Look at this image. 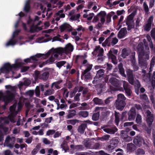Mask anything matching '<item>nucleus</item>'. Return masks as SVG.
I'll return each mask as SVG.
<instances>
[{
  "mask_svg": "<svg viewBox=\"0 0 155 155\" xmlns=\"http://www.w3.org/2000/svg\"><path fill=\"white\" fill-rule=\"evenodd\" d=\"M54 93V90L53 89H49L45 91V95H49L53 94Z\"/></svg>",
  "mask_w": 155,
  "mask_h": 155,
  "instance_id": "52",
  "label": "nucleus"
},
{
  "mask_svg": "<svg viewBox=\"0 0 155 155\" xmlns=\"http://www.w3.org/2000/svg\"><path fill=\"white\" fill-rule=\"evenodd\" d=\"M134 143L135 144L140 146L142 144L144 143V140L142 137L140 136H137L134 139Z\"/></svg>",
  "mask_w": 155,
  "mask_h": 155,
  "instance_id": "18",
  "label": "nucleus"
},
{
  "mask_svg": "<svg viewBox=\"0 0 155 155\" xmlns=\"http://www.w3.org/2000/svg\"><path fill=\"white\" fill-rule=\"evenodd\" d=\"M109 81L112 85L116 87L119 90L123 91L124 89L127 95L129 96L131 95L132 91L127 82L125 81H121L120 82L118 80L114 78H110Z\"/></svg>",
  "mask_w": 155,
  "mask_h": 155,
  "instance_id": "3",
  "label": "nucleus"
},
{
  "mask_svg": "<svg viewBox=\"0 0 155 155\" xmlns=\"http://www.w3.org/2000/svg\"><path fill=\"white\" fill-rule=\"evenodd\" d=\"M135 15V13L133 12L129 15L126 19V23L128 26V30H130L134 27V25L133 19Z\"/></svg>",
  "mask_w": 155,
  "mask_h": 155,
  "instance_id": "10",
  "label": "nucleus"
},
{
  "mask_svg": "<svg viewBox=\"0 0 155 155\" xmlns=\"http://www.w3.org/2000/svg\"><path fill=\"white\" fill-rule=\"evenodd\" d=\"M93 101L96 104L101 105L103 104V101L97 97L94 98L93 100Z\"/></svg>",
  "mask_w": 155,
  "mask_h": 155,
  "instance_id": "38",
  "label": "nucleus"
},
{
  "mask_svg": "<svg viewBox=\"0 0 155 155\" xmlns=\"http://www.w3.org/2000/svg\"><path fill=\"white\" fill-rule=\"evenodd\" d=\"M60 36L59 35H57L54 37L52 39V41H59L61 42H63V40L60 38Z\"/></svg>",
  "mask_w": 155,
  "mask_h": 155,
  "instance_id": "51",
  "label": "nucleus"
},
{
  "mask_svg": "<svg viewBox=\"0 0 155 155\" xmlns=\"http://www.w3.org/2000/svg\"><path fill=\"white\" fill-rule=\"evenodd\" d=\"M68 113L66 116L68 119L74 117L76 114V112L73 110H70L68 111Z\"/></svg>",
  "mask_w": 155,
  "mask_h": 155,
  "instance_id": "32",
  "label": "nucleus"
},
{
  "mask_svg": "<svg viewBox=\"0 0 155 155\" xmlns=\"http://www.w3.org/2000/svg\"><path fill=\"white\" fill-rule=\"evenodd\" d=\"M20 31L19 30H17L13 33L12 38L5 44L6 47H8L11 45L13 46L15 45L17 42V41L15 38V36L18 35Z\"/></svg>",
  "mask_w": 155,
  "mask_h": 155,
  "instance_id": "13",
  "label": "nucleus"
},
{
  "mask_svg": "<svg viewBox=\"0 0 155 155\" xmlns=\"http://www.w3.org/2000/svg\"><path fill=\"white\" fill-rule=\"evenodd\" d=\"M114 35L113 32H112L110 35V36L102 44V46L105 47L107 45L108 46L111 45L113 46L116 44L118 41V40L116 38H111Z\"/></svg>",
  "mask_w": 155,
  "mask_h": 155,
  "instance_id": "9",
  "label": "nucleus"
},
{
  "mask_svg": "<svg viewBox=\"0 0 155 155\" xmlns=\"http://www.w3.org/2000/svg\"><path fill=\"white\" fill-rule=\"evenodd\" d=\"M49 73L48 72H45L43 73L40 76V79L44 80H47L48 77Z\"/></svg>",
  "mask_w": 155,
  "mask_h": 155,
  "instance_id": "37",
  "label": "nucleus"
},
{
  "mask_svg": "<svg viewBox=\"0 0 155 155\" xmlns=\"http://www.w3.org/2000/svg\"><path fill=\"white\" fill-rule=\"evenodd\" d=\"M83 64L86 67V68L84 71V73H87L91 70L92 67V65L89 64L87 60H84L83 61Z\"/></svg>",
  "mask_w": 155,
  "mask_h": 155,
  "instance_id": "23",
  "label": "nucleus"
},
{
  "mask_svg": "<svg viewBox=\"0 0 155 155\" xmlns=\"http://www.w3.org/2000/svg\"><path fill=\"white\" fill-rule=\"evenodd\" d=\"M15 141V137L8 136L6 137L5 139L4 143V146H6L10 148H12L14 146Z\"/></svg>",
  "mask_w": 155,
  "mask_h": 155,
  "instance_id": "11",
  "label": "nucleus"
},
{
  "mask_svg": "<svg viewBox=\"0 0 155 155\" xmlns=\"http://www.w3.org/2000/svg\"><path fill=\"white\" fill-rule=\"evenodd\" d=\"M16 104H14L10 108V114L8 117L0 118V123L8 124L9 121L14 123L15 121L14 120L15 117L18 113V111L15 110Z\"/></svg>",
  "mask_w": 155,
  "mask_h": 155,
  "instance_id": "6",
  "label": "nucleus"
},
{
  "mask_svg": "<svg viewBox=\"0 0 155 155\" xmlns=\"http://www.w3.org/2000/svg\"><path fill=\"white\" fill-rule=\"evenodd\" d=\"M86 125L84 124H82L78 128V131L81 134H83L85 130Z\"/></svg>",
  "mask_w": 155,
  "mask_h": 155,
  "instance_id": "35",
  "label": "nucleus"
},
{
  "mask_svg": "<svg viewBox=\"0 0 155 155\" xmlns=\"http://www.w3.org/2000/svg\"><path fill=\"white\" fill-rule=\"evenodd\" d=\"M117 52V50L112 48L110 49L107 54L109 58L111 59L112 62L115 64H117V63L116 61V57L114 54H116Z\"/></svg>",
  "mask_w": 155,
  "mask_h": 155,
  "instance_id": "15",
  "label": "nucleus"
},
{
  "mask_svg": "<svg viewBox=\"0 0 155 155\" xmlns=\"http://www.w3.org/2000/svg\"><path fill=\"white\" fill-rule=\"evenodd\" d=\"M74 49V47L70 43L68 44L64 48H59L56 49H52L49 50V56L51 54V57L49 59V61L51 62L54 61L56 58H58L59 54H68L72 52Z\"/></svg>",
  "mask_w": 155,
  "mask_h": 155,
  "instance_id": "2",
  "label": "nucleus"
},
{
  "mask_svg": "<svg viewBox=\"0 0 155 155\" xmlns=\"http://www.w3.org/2000/svg\"><path fill=\"white\" fill-rule=\"evenodd\" d=\"M30 0L27 1L25 3V5L24 8L25 11L26 12H28L30 9Z\"/></svg>",
  "mask_w": 155,
  "mask_h": 155,
  "instance_id": "43",
  "label": "nucleus"
},
{
  "mask_svg": "<svg viewBox=\"0 0 155 155\" xmlns=\"http://www.w3.org/2000/svg\"><path fill=\"white\" fill-rule=\"evenodd\" d=\"M117 99L116 100V101H122L125 102L126 100V97L124 96L122 94H120L117 95Z\"/></svg>",
  "mask_w": 155,
  "mask_h": 155,
  "instance_id": "34",
  "label": "nucleus"
},
{
  "mask_svg": "<svg viewBox=\"0 0 155 155\" xmlns=\"http://www.w3.org/2000/svg\"><path fill=\"white\" fill-rule=\"evenodd\" d=\"M99 116V113L97 112L93 115L92 117V119L94 120H97L98 119Z\"/></svg>",
  "mask_w": 155,
  "mask_h": 155,
  "instance_id": "47",
  "label": "nucleus"
},
{
  "mask_svg": "<svg viewBox=\"0 0 155 155\" xmlns=\"http://www.w3.org/2000/svg\"><path fill=\"white\" fill-rule=\"evenodd\" d=\"M31 81L28 79L25 80L23 83H20L18 85V87L20 91H21L22 90V87L24 85L26 86H28L31 84Z\"/></svg>",
  "mask_w": 155,
  "mask_h": 155,
  "instance_id": "24",
  "label": "nucleus"
},
{
  "mask_svg": "<svg viewBox=\"0 0 155 155\" xmlns=\"http://www.w3.org/2000/svg\"><path fill=\"white\" fill-rule=\"evenodd\" d=\"M49 56V53H47L46 54H38L35 55L31 57L30 58L25 59L24 61L26 63L32 62L33 61H37L39 58L41 59H45Z\"/></svg>",
  "mask_w": 155,
  "mask_h": 155,
  "instance_id": "8",
  "label": "nucleus"
},
{
  "mask_svg": "<svg viewBox=\"0 0 155 155\" xmlns=\"http://www.w3.org/2000/svg\"><path fill=\"white\" fill-rule=\"evenodd\" d=\"M78 114L79 116L85 118L88 116V112L87 111H80L78 113Z\"/></svg>",
  "mask_w": 155,
  "mask_h": 155,
  "instance_id": "40",
  "label": "nucleus"
},
{
  "mask_svg": "<svg viewBox=\"0 0 155 155\" xmlns=\"http://www.w3.org/2000/svg\"><path fill=\"white\" fill-rule=\"evenodd\" d=\"M127 34V30L125 28L121 29L119 32L118 35V37L119 38H122L125 36Z\"/></svg>",
  "mask_w": 155,
  "mask_h": 155,
  "instance_id": "31",
  "label": "nucleus"
},
{
  "mask_svg": "<svg viewBox=\"0 0 155 155\" xmlns=\"http://www.w3.org/2000/svg\"><path fill=\"white\" fill-rule=\"evenodd\" d=\"M120 114L119 113L115 112V122L116 123V125H118V123L119 121V117L120 116Z\"/></svg>",
  "mask_w": 155,
  "mask_h": 155,
  "instance_id": "44",
  "label": "nucleus"
},
{
  "mask_svg": "<svg viewBox=\"0 0 155 155\" xmlns=\"http://www.w3.org/2000/svg\"><path fill=\"white\" fill-rule=\"evenodd\" d=\"M5 87L8 90L5 93H3L0 92V101L2 100L5 104L7 105L13 99L14 95L13 93L16 91V87L10 85H7Z\"/></svg>",
  "mask_w": 155,
  "mask_h": 155,
  "instance_id": "5",
  "label": "nucleus"
},
{
  "mask_svg": "<svg viewBox=\"0 0 155 155\" xmlns=\"http://www.w3.org/2000/svg\"><path fill=\"white\" fill-rule=\"evenodd\" d=\"M155 57H153L150 63V71H151V69L153 67L155 64Z\"/></svg>",
  "mask_w": 155,
  "mask_h": 155,
  "instance_id": "50",
  "label": "nucleus"
},
{
  "mask_svg": "<svg viewBox=\"0 0 155 155\" xmlns=\"http://www.w3.org/2000/svg\"><path fill=\"white\" fill-rule=\"evenodd\" d=\"M141 18L140 17H138L137 18L136 21V26L137 27H139L140 25V21Z\"/></svg>",
  "mask_w": 155,
  "mask_h": 155,
  "instance_id": "55",
  "label": "nucleus"
},
{
  "mask_svg": "<svg viewBox=\"0 0 155 155\" xmlns=\"http://www.w3.org/2000/svg\"><path fill=\"white\" fill-rule=\"evenodd\" d=\"M55 132V131L54 130H49L47 132L46 134L47 135H52L54 134Z\"/></svg>",
  "mask_w": 155,
  "mask_h": 155,
  "instance_id": "64",
  "label": "nucleus"
},
{
  "mask_svg": "<svg viewBox=\"0 0 155 155\" xmlns=\"http://www.w3.org/2000/svg\"><path fill=\"white\" fill-rule=\"evenodd\" d=\"M118 68L120 74L122 76L126 77V75L124 74V70L123 67V64L122 63H120L118 65Z\"/></svg>",
  "mask_w": 155,
  "mask_h": 155,
  "instance_id": "36",
  "label": "nucleus"
},
{
  "mask_svg": "<svg viewBox=\"0 0 155 155\" xmlns=\"http://www.w3.org/2000/svg\"><path fill=\"white\" fill-rule=\"evenodd\" d=\"M110 137V136L109 135L107 134L104 135L101 137H99L97 138L98 140H100L101 141H104L108 140Z\"/></svg>",
  "mask_w": 155,
  "mask_h": 155,
  "instance_id": "39",
  "label": "nucleus"
},
{
  "mask_svg": "<svg viewBox=\"0 0 155 155\" xmlns=\"http://www.w3.org/2000/svg\"><path fill=\"white\" fill-rule=\"evenodd\" d=\"M36 114H38L41 112H44L45 110L41 105L39 104H37L35 106Z\"/></svg>",
  "mask_w": 155,
  "mask_h": 155,
  "instance_id": "30",
  "label": "nucleus"
},
{
  "mask_svg": "<svg viewBox=\"0 0 155 155\" xmlns=\"http://www.w3.org/2000/svg\"><path fill=\"white\" fill-rule=\"evenodd\" d=\"M138 51L139 64L141 67L147 68L148 63L147 60L150 58V51L148 47H147L144 50L143 44L142 43L139 44L137 47Z\"/></svg>",
  "mask_w": 155,
  "mask_h": 155,
  "instance_id": "1",
  "label": "nucleus"
},
{
  "mask_svg": "<svg viewBox=\"0 0 155 155\" xmlns=\"http://www.w3.org/2000/svg\"><path fill=\"white\" fill-rule=\"evenodd\" d=\"M143 6L145 12L147 13L149 11V8L145 2H144L143 3Z\"/></svg>",
  "mask_w": 155,
  "mask_h": 155,
  "instance_id": "56",
  "label": "nucleus"
},
{
  "mask_svg": "<svg viewBox=\"0 0 155 155\" xmlns=\"http://www.w3.org/2000/svg\"><path fill=\"white\" fill-rule=\"evenodd\" d=\"M151 27V25L150 24L147 23L144 26V29L146 31H149Z\"/></svg>",
  "mask_w": 155,
  "mask_h": 155,
  "instance_id": "53",
  "label": "nucleus"
},
{
  "mask_svg": "<svg viewBox=\"0 0 155 155\" xmlns=\"http://www.w3.org/2000/svg\"><path fill=\"white\" fill-rule=\"evenodd\" d=\"M35 94L37 96H39L40 95V87L38 86L36 87L35 90Z\"/></svg>",
  "mask_w": 155,
  "mask_h": 155,
  "instance_id": "60",
  "label": "nucleus"
},
{
  "mask_svg": "<svg viewBox=\"0 0 155 155\" xmlns=\"http://www.w3.org/2000/svg\"><path fill=\"white\" fill-rule=\"evenodd\" d=\"M128 119L129 120H134L136 115V113L135 108H131L128 113Z\"/></svg>",
  "mask_w": 155,
  "mask_h": 155,
  "instance_id": "16",
  "label": "nucleus"
},
{
  "mask_svg": "<svg viewBox=\"0 0 155 155\" xmlns=\"http://www.w3.org/2000/svg\"><path fill=\"white\" fill-rule=\"evenodd\" d=\"M83 87H76L74 88V89L70 92V96L71 97H73L75 94L78 91V92L81 91L83 89Z\"/></svg>",
  "mask_w": 155,
  "mask_h": 155,
  "instance_id": "26",
  "label": "nucleus"
},
{
  "mask_svg": "<svg viewBox=\"0 0 155 155\" xmlns=\"http://www.w3.org/2000/svg\"><path fill=\"white\" fill-rule=\"evenodd\" d=\"M128 81L131 84H133L134 83V77L133 75L128 77Z\"/></svg>",
  "mask_w": 155,
  "mask_h": 155,
  "instance_id": "63",
  "label": "nucleus"
},
{
  "mask_svg": "<svg viewBox=\"0 0 155 155\" xmlns=\"http://www.w3.org/2000/svg\"><path fill=\"white\" fill-rule=\"evenodd\" d=\"M84 75V76L85 79H89L91 78V76L90 74L89 73H87L83 72Z\"/></svg>",
  "mask_w": 155,
  "mask_h": 155,
  "instance_id": "62",
  "label": "nucleus"
},
{
  "mask_svg": "<svg viewBox=\"0 0 155 155\" xmlns=\"http://www.w3.org/2000/svg\"><path fill=\"white\" fill-rule=\"evenodd\" d=\"M102 129L105 132L110 134H114L117 130V129L114 127L110 128L107 127H102Z\"/></svg>",
  "mask_w": 155,
  "mask_h": 155,
  "instance_id": "20",
  "label": "nucleus"
},
{
  "mask_svg": "<svg viewBox=\"0 0 155 155\" xmlns=\"http://www.w3.org/2000/svg\"><path fill=\"white\" fill-rule=\"evenodd\" d=\"M110 144L108 146L107 149L110 152H112L114 148L117 146L119 141L117 139H113L110 141Z\"/></svg>",
  "mask_w": 155,
  "mask_h": 155,
  "instance_id": "14",
  "label": "nucleus"
},
{
  "mask_svg": "<svg viewBox=\"0 0 155 155\" xmlns=\"http://www.w3.org/2000/svg\"><path fill=\"white\" fill-rule=\"evenodd\" d=\"M79 121V120L77 119L68 120L66 121L68 124H71L73 125H74L77 123H78Z\"/></svg>",
  "mask_w": 155,
  "mask_h": 155,
  "instance_id": "41",
  "label": "nucleus"
},
{
  "mask_svg": "<svg viewBox=\"0 0 155 155\" xmlns=\"http://www.w3.org/2000/svg\"><path fill=\"white\" fill-rule=\"evenodd\" d=\"M35 80L40 78V72L38 71H35Z\"/></svg>",
  "mask_w": 155,
  "mask_h": 155,
  "instance_id": "61",
  "label": "nucleus"
},
{
  "mask_svg": "<svg viewBox=\"0 0 155 155\" xmlns=\"http://www.w3.org/2000/svg\"><path fill=\"white\" fill-rule=\"evenodd\" d=\"M39 19L38 17L36 16L34 20L30 18L29 19L28 21V24L32 25L30 28V31L31 32H34L40 30L38 26L40 24L41 22L38 21Z\"/></svg>",
  "mask_w": 155,
  "mask_h": 155,
  "instance_id": "7",
  "label": "nucleus"
},
{
  "mask_svg": "<svg viewBox=\"0 0 155 155\" xmlns=\"http://www.w3.org/2000/svg\"><path fill=\"white\" fill-rule=\"evenodd\" d=\"M94 52L98 53V56H102L104 52V50L102 48H101L99 46H96L94 49Z\"/></svg>",
  "mask_w": 155,
  "mask_h": 155,
  "instance_id": "27",
  "label": "nucleus"
},
{
  "mask_svg": "<svg viewBox=\"0 0 155 155\" xmlns=\"http://www.w3.org/2000/svg\"><path fill=\"white\" fill-rule=\"evenodd\" d=\"M40 146L38 144L37 145L35 148H34L31 152V154L33 155L36 154L40 150Z\"/></svg>",
  "mask_w": 155,
  "mask_h": 155,
  "instance_id": "42",
  "label": "nucleus"
},
{
  "mask_svg": "<svg viewBox=\"0 0 155 155\" xmlns=\"http://www.w3.org/2000/svg\"><path fill=\"white\" fill-rule=\"evenodd\" d=\"M54 86L55 88L57 89H58L60 88V85H58L57 83L55 82L53 83L51 85V87L52 88H53L54 87Z\"/></svg>",
  "mask_w": 155,
  "mask_h": 155,
  "instance_id": "58",
  "label": "nucleus"
},
{
  "mask_svg": "<svg viewBox=\"0 0 155 155\" xmlns=\"http://www.w3.org/2000/svg\"><path fill=\"white\" fill-rule=\"evenodd\" d=\"M100 147V144L98 143H94V144L92 145V149H97L99 148Z\"/></svg>",
  "mask_w": 155,
  "mask_h": 155,
  "instance_id": "59",
  "label": "nucleus"
},
{
  "mask_svg": "<svg viewBox=\"0 0 155 155\" xmlns=\"http://www.w3.org/2000/svg\"><path fill=\"white\" fill-rule=\"evenodd\" d=\"M83 144L87 148L92 149V145L94 144V143L91 140H86L83 142Z\"/></svg>",
  "mask_w": 155,
  "mask_h": 155,
  "instance_id": "25",
  "label": "nucleus"
},
{
  "mask_svg": "<svg viewBox=\"0 0 155 155\" xmlns=\"http://www.w3.org/2000/svg\"><path fill=\"white\" fill-rule=\"evenodd\" d=\"M34 93V90H29L27 91L25 93L26 96H29L30 97H31L33 95Z\"/></svg>",
  "mask_w": 155,
  "mask_h": 155,
  "instance_id": "48",
  "label": "nucleus"
},
{
  "mask_svg": "<svg viewBox=\"0 0 155 155\" xmlns=\"http://www.w3.org/2000/svg\"><path fill=\"white\" fill-rule=\"evenodd\" d=\"M114 99L112 97H108L105 100V103L106 104H108L110 102L112 101Z\"/></svg>",
  "mask_w": 155,
  "mask_h": 155,
  "instance_id": "57",
  "label": "nucleus"
},
{
  "mask_svg": "<svg viewBox=\"0 0 155 155\" xmlns=\"http://www.w3.org/2000/svg\"><path fill=\"white\" fill-rule=\"evenodd\" d=\"M23 63L21 62L20 59L16 60L14 64L11 65L9 63L5 64L4 66L0 69V75L1 73H5L6 74H9L8 77H6V78H9L11 77L13 75V70L16 68L21 67ZM2 80L0 79V82Z\"/></svg>",
  "mask_w": 155,
  "mask_h": 155,
  "instance_id": "4",
  "label": "nucleus"
},
{
  "mask_svg": "<svg viewBox=\"0 0 155 155\" xmlns=\"http://www.w3.org/2000/svg\"><path fill=\"white\" fill-rule=\"evenodd\" d=\"M104 71L103 69H100L99 70L96 74L95 77L94 78V80L93 81V83L96 84L99 83L101 80L103 78V76L104 74Z\"/></svg>",
  "mask_w": 155,
  "mask_h": 155,
  "instance_id": "12",
  "label": "nucleus"
},
{
  "mask_svg": "<svg viewBox=\"0 0 155 155\" xmlns=\"http://www.w3.org/2000/svg\"><path fill=\"white\" fill-rule=\"evenodd\" d=\"M66 63V61H60L56 63V65L58 67L60 68L62 66H63Z\"/></svg>",
  "mask_w": 155,
  "mask_h": 155,
  "instance_id": "54",
  "label": "nucleus"
},
{
  "mask_svg": "<svg viewBox=\"0 0 155 155\" xmlns=\"http://www.w3.org/2000/svg\"><path fill=\"white\" fill-rule=\"evenodd\" d=\"M147 114V121L149 125L152 124L153 121V115L149 110H147L146 112Z\"/></svg>",
  "mask_w": 155,
  "mask_h": 155,
  "instance_id": "17",
  "label": "nucleus"
},
{
  "mask_svg": "<svg viewBox=\"0 0 155 155\" xmlns=\"http://www.w3.org/2000/svg\"><path fill=\"white\" fill-rule=\"evenodd\" d=\"M8 127H4L3 125L0 126V142L3 140V133H6L8 131Z\"/></svg>",
  "mask_w": 155,
  "mask_h": 155,
  "instance_id": "19",
  "label": "nucleus"
},
{
  "mask_svg": "<svg viewBox=\"0 0 155 155\" xmlns=\"http://www.w3.org/2000/svg\"><path fill=\"white\" fill-rule=\"evenodd\" d=\"M126 105L125 102L116 101L115 106L118 110H122Z\"/></svg>",
  "mask_w": 155,
  "mask_h": 155,
  "instance_id": "22",
  "label": "nucleus"
},
{
  "mask_svg": "<svg viewBox=\"0 0 155 155\" xmlns=\"http://www.w3.org/2000/svg\"><path fill=\"white\" fill-rule=\"evenodd\" d=\"M136 122L138 124H140L142 122V117L141 115L137 114L135 120Z\"/></svg>",
  "mask_w": 155,
  "mask_h": 155,
  "instance_id": "46",
  "label": "nucleus"
},
{
  "mask_svg": "<svg viewBox=\"0 0 155 155\" xmlns=\"http://www.w3.org/2000/svg\"><path fill=\"white\" fill-rule=\"evenodd\" d=\"M122 138L126 142H129L132 140V138L128 136L127 134H125V136H122Z\"/></svg>",
  "mask_w": 155,
  "mask_h": 155,
  "instance_id": "49",
  "label": "nucleus"
},
{
  "mask_svg": "<svg viewBox=\"0 0 155 155\" xmlns=\"http://www.w3.org/2000/svg\"><path fill=\"white\" fill-rule=\"evenodd\" d=\"M106 15V13L104 11L101 12L99 13V19L102 23L104 24L105 21V17Z\"/></svg>",
  "mask_w": 155,
  "mask_h": 155,
  "instance_id": "29",
  "label": "nucleus"
},
{
  "mask_svg": "<svg viewBox=\"0 0 155 155\" xmlns=\"http://www.w3.org/2000/svg\"><path fill=\"white\" fill-rule=\"evenodd\" d=\"M143 79L145 81L147 82L149 81L150 79V76L148 74H146L144 75L142 74Z\"/></svg>",
  "mask_w": 155,
  "mask_h": 155,
  "instance_id": "45",
  "label": "nucleus"
},
{
  "mask_svg": "<svg viewBox=\"0 0 155 155\" xmlns=\"http://www.w3.org/2000/svg\"><path fill=\"white\" fill-rule=\"evenodd\" d=\"M60 29L61 31H63L65 30H67L69 31H71V26L68 24L64 23L60 26Z\"/></svg>",
  "mask_w": 155,
  "mask_h": 155,
  "instance_id": "28",
  "label": "nucleus"
},
{
  "mask_svg": "<svg viewBox=\"0 0 155 155\" xmlns=\"http://www.w3.org/2000/svg\"><path fill=\"white\" fill-rule=\"evenodd\" d=\"M63 10H61L56 13L54 16L55 20L56 21L59 20L60 18H64L65 17V15L63 14Z\"/></svg>",
  "mask_w": 155,
  "mask_h": 155,
  "instance_id": "21",
  "label": "nucleus"
},
{
  "mask_svg": "<svg viewBox=\"0 0 155 155\" xmlns=\"http://www.w3.org/2000/svg\"><path fill=\"white\" fill-rule=\"evenodd\" d=\"M130 53V50L126 48L123 49L122 51V57L124 58H125L126 56L129 55Z\"/></svg>",
  "mask_w": 155,
  "mask_h": 155,
  "instance_id": "33",
  "label": "nucleus"
}]
</instances>
